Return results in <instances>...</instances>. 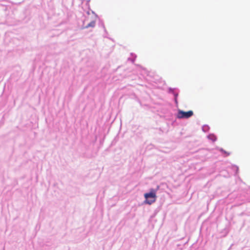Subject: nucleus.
Instances as JSON below:
<instances>
[{
  "label": "nucleus",
  "instance_id": "f257e3e1",
  "mask_svg": "<svg viewBox=\"0 0 250 250\" xmlns=\"http://www.w3.org/2000/svg\"><path fill=\"white\" fill-rule=\"evenodd\" d=\"M159 188V186H157L156 189L151 188L148 192L144 194L145 198L144 203L148 205H151L155 202L157 197L156 192Z\"/></svg>",
  "mask_w": 250,
  "mask_h": 250
},
{
  "label": "nucleus",
  "instance_id": "f03ea898",
  "mask_svg": "<svg viewBox=\"0 0 250 250\" xmlns=\"http://www.w3.org/2000/svg\"><path fill=\"white\" fill-rule=\"evenodd\" d=\"M193 115V112L192 110L185 111L178 109L177 114L178 119H188Z\"/></svg>",
  "mask_w": 250,
  "mask_h": 250
},
{
  "label": "nucleus",
  "instance_id": "7ed1b4c3",
  "mask_svg": "<svg viewBox=\"0 0 250 250\" xmlns=\"http://www.w3.org/2000/svg\"><path fill=\"white\" fill-rule=\"evenodd\" d=\"M167 92L168 93L173 94V95L174 96V102H175L176 105H178L177 98L179 95V89L177 88H173L171 87H169L168 88Z\"/></svg>",
  "mask_w": 250,
  "mask_h": 250
},
{
  "label": "nucleus",
  "instance_id": "20e7f679",
  "mask_svg": "<svg viewBox=\"0 0 250 250\" xmlns=\"http://www.w3.org/2000/svg\"><path fill=\"white\" fill-rule=\"evenodd\" d=\"M208 138L212 142H215L217 140V137L213 133H210L208 135Z\"/></svg>",
  "mask_w": 250,
  "mask_h": 250
},
{
  "label": "nucleus",
  "instance_id": "39448f33",
  "mask_svg": "<svg viewBox=\"0 0 250 250\" xmlns=\"http://www.w3.org/2000/svg\"><path fill=\"white\" fill-rule=\"evenodd\" d=\"M99 26H101L104 29L105 34L106 35H107L108 33H107V30H106V29L105 28V27L104 26V21L102 20H99Z\"/></svg>",
  "mask_w": 250,
  "mask_h": 250
},
{
  "label": "nucleus",
  "instance_id": "423d86ee",
  "mask_svg": "<svg viewBox=\"0 0 250 250\" xmlns=\"http://www.w3.org/2000/svg\"><path fill=\"white\" fill-rule=\"evenodd\" d=\"M217 149L222 153L225 154V157H227L230 155V153L226 151L222 148H219L218 147Z\"/></svg>",
  "mask_w": 250,
  "mask_h": 250
},
{
  "label": "nucleus",
  "instance_id": "0eeeda50",
  "mask_svg": "<svg viewBox=\"0 0 250 250\" xmlns=\"http://www.w3.org/2000/svg\"><path fill=\"white\" fill-rule=\"evenodd\" d=\"M96 22L95 21H91L90 23H89L84 28H88L89 27H94L95 26Z\"/></svg>",
  "mask_w": 250,
  "mask_h": 250
},
{
  "label": "nucleus",
  "instance_id": "6e6552de",
  "mask_svg": "<svg viewBox=\"0 0 250 250\" xmlns=\"http://www.w3.org/2000/svg\"><path fill=\"white\" fill-rule=\"evenodd\" d=\"M202 130L204 132H207L209 131L210 127L207 125H204L202 127Z\"/></svg>",
  "mask_w": 250,
  "mask_h": 250
},
{
  "label": "nucleus",
  "instance_id": "1a4fd4ad",
  "mask_svg": "<svg viewBox=\"0 0 250 250\" xmlns=\"http://www.w3.org/2000/svg\"><path fill=\"white\" fill-rule=\"evenodd\" d=\"M232 169L235 171V175H236L239 170L238 167L235 165H233L232 166Z\"/></svg>",
  "mask_w": 250,
  "mask_h": 250
},
{
  "label": "nucleus",
  "instance_id": "9d476101",
  "mask_svg": "<svg viewBox=\"0 0 250 250\" xmlns=\"http://www.w3.org/2000/svg\"><path fill=\"white\" fill-rule=\"evenodd\" d=\"M131 55H132V56L134 55V58H132V59L129 58L128 60L131 61L132 62H134L135 61V58H136L137 56L135 54H133L132 53H131Z\"/></svg>",
  "mask_w": 250,
  "mask_h": 250
},
{
  "label": "nucleus",
  "instance_id": "9b49d317",
  "mask_svg": "<svg viewBox=\"0 0 250 250\" xmlns=\"http://www.w3.org/2000/svg\"><path fill=\"white\" fill-rule=\"evenodd\" d=\"M104 38H107L106 35H104Z\"/></svg>",
  "mask_w": 250,
  "mask_h": 250
},
{
  "label": "nucleus",
  "instance_id": "f8f14e48",
  "mask_svg": "<svg viewBox=\"0 0 250 250\" xmlns=\"http://www.w3.org/2000/svg\"><path fill=\"white\" fill-rule=\"evenodd\" d=\"M92 12L93 14H95V12L94 11H92Z\"/></svg>",
  "mask_w": 250,
  "mask_h": 250
}]
</instances>
